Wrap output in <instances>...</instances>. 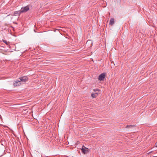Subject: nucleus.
I'll use <instances>...</instances> for the list:
<instances>
[{"instance_id": "obj_11", "label": "nucleus", "mask_w": 157, "mask_h": 157, "mask_svg": "<svg viewBox=\"0 0 157 157\" xmlns=\"http://www.w3.org/2000/svg\"><path fill=\"white\" fill-rule=\"evenodd\" d=\"M94 91V93H99V92L100 91V90L98 89H95L93 90Z\"/></svg>"}, {"instance_id": "obj_6", "label": "nucleus", "mask_w": 157, "mask_h": 157, "mask_svg": "<svg viewBox=\"0 0 157 157\" xmlns=\"http://www.w3.org/2000/svg\"><path fill=\"white\" fill-rule=\"evenodd\" d=\"M21 13V10H19L17 11H15L13 13V15L16 16H19Z\"/></svg>"}, {"instance_id": "obj_10", "label": "nucleus", "mask_w": 157, "mask_h": 157, "mask_svg": "<svg viewBox=\"0 0 157 157\" xmlns=\"http://www.w3.org/2000/svg\"><path fill=\"white\" fill-rule=\"evenodd\" d=\"M136 125H127L126 126V128H133V127H135Z\"/></svg>"}, {"instance_id": "obj_13", "label": "nucleus", "mask_w": 157, "mask_h": 157, "mask_svg": "<svg viewBox=\"0 0 157 157\" xmlns=\"http://www.w3.org/2000/svg\"><path fill=\"white\" fill-rule=\"evenodd\" d=\"M155 146L157 147V142H156L155 144Z\"/></svg>"}, {"instance_id": "obj_3", "label": "nucleus", "mask_w": 157, "mask_h": 157, "mask_svg": "<svg viewBox=\"0 0 157 157\" xmlns=\"http://www.w3.org/2000/svg\"><path fill=\"white\" fill-rule=\"evenodd\" d=\"M82 152L84 154H86L89 152V150L87 148L83 146L82 148L81 149Z\"/></svg>"}, {"instance_id": "obj_4", "label": "nucleus", "mask_w": 157, "mask_h": 157, "mask_svg": "<svg viewBox=\"0 0 157 157\" xmlns=\"http://www.w3.org/2000/svg\"><path fill=\"white\" fill-rule=\"evenodd\" d=\"M105 76V74L103 73L99 75L98 77V79L100 81H103L104 80Z\"/></svg>"}, {"instance_id": "obj_7", "label": "nucleus", "mask_w": 157, "mask_h": 157, "mask_svg": "<svg viewBox=\"0 0 157 157\" xmlns=\"http://www.w3.org/2000/svg\"><path fill=\"white\" fill-rule=\"evenodd\" d=\"M98 94V93H92L91 94V96L92 98H96Z\"/></svg>"}, {"instance_id": "obj_12", "label": "nucleus", "mask_w": 157, "mask_h": 157, "mask_svg": "<svg viewBox=\"0 0 157 157\" xmlns=\"http://www.w3.org/2000/svg\"><path fill=\"white\" fill-rule=\"evenodd\" d=\"M3 41L4 43H5L7 45H8V44L9 43V42H8L7 41H6V40H3Z\"/></svg>"}, {"instance_id": "obj_9", "label": "nucleus", "mask_w": 157, "mask_h": 157, "mask_svg": "<svg viewBox=\"0 0 157 157\" xmlns=\"http://www.w3.org/2000/svg\"><path fill=\"white\" fill-rule=\"evenodd\" d=\"M89 44H90V46H92V42L90 40H89L87 41L86 43V45L88 46Z\"/></svg>"}, {"instance_id": "obj_5", "label": "nucleus", "mask_w": 157, "mask_h": 157, "mask_svg": "<svg viewBox=\"0 0 157 157\" xmlns=\"http://www.w3.org/2000/svg\"><path fill=\"white\" fill-rule=\"evenodd\" d=\"M21 82L20 80H17L16 81L13 83V85L15 86H20L21 84Z\"/></svg>"}, {"instance_id": "obj_14", "label": "nucleus", "mask_w": 157, "mask_h": 157, "mask_svg": "<svg viewBox=\"0 0 157 157\" xmlns=\"http://www.w3.org/2000/svg\"><path fill=\"white\" fill-rule=\"evenodd\" d=\"M152 151H150V152H149L148 153V154H151V153H152Z\"/></svg>"}, {"instance_id": "obj_8", "label": "nucleus", "mask_w": 157, "mask_h": 157, "mask_svg": "<svg viewBox=\"0 0 157 157\" xmlns=\"http://www.w3.org/2000/svg\"><path fill=\"white\" fill-rule=\"evenodd\" d=\"M114 19L113 18H111L109 21V24L110 25H113L114 23Z\"/></svg>"}, {"instance_id": "obj_1", "label": "nucleus", "mask_w": 157, "mask_h": 157, "mask_svg": "<svg viewBox=\"0 0 157 157\" xmlns=\"http://www.w3.org/2000/svg\"><path fill=\"white\" fill-rule=\"evenodd\" d=\"M29 10V5H27L21 8L20 10L21 13H25Z\"/></svg>"}, {"instance_id": "obj_2", "label": "nucleus", "mask_w": 157, "mask_h": 157, "mask_svg": "<svg viewBox=\"0 0 157 157\" xmlns=\"http://www.w3.org/2000/svg\"><path fill=\"white\" fill-rule=\"evenodd\" d=\"M19 79L20 82L23 83L25 82L26 81H28V78L26 76H24L22 77H21L19 78Z\"/></svg>"}]
</instances>
